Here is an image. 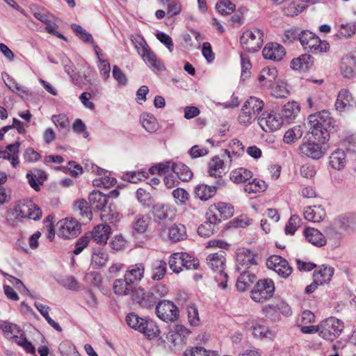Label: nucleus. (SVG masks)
I'll return each mask as SVG.
<instances>
[{
    "label": "nucleus",
    "instance_id": "nucleus-55",
    "mask_svg": "<svg viewBox=\"0 0 356 356\" xmlns=\"http://www.w3.org/2000/svg\"><path fill=\"white\" fill-rule=\"evenodd\" d=\"M138 201L144 207L150 208L154 203L153 199L149 192L143 188H138L136 193Z\"/></svg>",
    "mask_w": 356,
    "mask_h": 356
},
{
    "label": "nucleus",
    "instance_id": "nucleus-47",
    "mask_svg": "<svg viewBox=\"0 0 356 356\" xmlns=\"http://www.w3.org/2000/svg\"><path fill=\"white\" fill-rule=\"evenodd\" d=\"M267 184L263 180L254 179L251 182L244 186V191L248 193H257L264 191Z\"/></svg>",
    "mask_w": 356,
    "mask_h": 356
},
{
    "label": "nucleus",
    "instance_id": "nucleus-35",
    "mask_svg": "<svg viewBox=\"0 0 356 356\" xmlns=\"http://www.w3.org/2000/svg\"><path fill=\"white\" fill-rule=\"evenodd\" d=\"M195 195L202 201H207L216 193V187L207 184H199L195 188Z\"/></svg>",
    "mask_w": 356,
    "mask_h": 356
},
{
    "label": "nucleus",
    "instance_id": "nucleus-24",
    "mask_svg": "<svg viewBox=\"0 0 356 356\" xmlns=\"http://www.w3.org/2000/svg\"><path fill=\"white\" fill-rule=\"evenodd\" d=\"M303 233L306 240L315 246L323 247L326 244L325 237L315 228L307 227Z\"/></svg>",
    "mask_w": 356,
    "mask_h": 356
},
{
    "label": "nucleus",
    "instance_id": "nucleus-30",
    "mask_svg": "<svg viewBox=\"0 0 356 356\" xmlns=\"http://www.w3.org/2000/svg\"><path fill=\"white\" fill-rule=\"evenodd\" d=\"M340 70L341 74L346 78H351L356 74V59L354 57L343 58Z\"/></svg>",
    "mask_w": 356,
    "mask_h": 356
},
{
    "label": "nucleus",
    "instance_id": "nucleus-33",
    "mask_svg": "<svg viewBox=\"0 0 356 356\" xmlns=\"http://www.w3.org/2000/svg\"><path fill=\"white\" fill-rule=\"evenodd\" d=\"M334 271V268L323 265L314 272V278L320 284L328 283L333 276Z\"/></svg>",
    "mask_w": 356,
    "mask_h": 356
},
{
    "label": "nucleus",
    "instance_id": "nucleus-37",
    "mask_svg": "<svg viewBox=\"0 0 356 356\" xmlns=\"http://www.w3.org/2000/svg\"><path fill=\"white\" fill-rule=\"evenodd\" d=\"M172 172L182 181H188L193 177L191 169L182 163H173Z\"/></svg>",
    "mask_w": 356,
    "mask_h": 356
},
{
    "label": "nucleus",
    "instance_id": "nucleus-21",
    "mask_svg": "<svg viewBox=\"0 0 356 356\" xmlns=\"http://www.w3.org/2000/svg\"><path fill=\"white\" fill-rule=\"evenodd\" d=\"M133 280L125 275L122 278L114 280L113 284V292L117 296H128L133 291Z\"/></svg>",
    "mask_w": 356,
    "mask_h": 356
},
{
    "label": "nucleus",
    "instance_id": "nucleus-40",
    "mask_svg": "<svg viewBox=\"0 0 356 356\" xmlns=\"http://www.w3.org/2000/svg\"><path fill=\"white\" fill-rule=\"evenodd\" d=\"M145 266L143 264H136L129 266L124 275L130 277L133 282L134 281H140L144 277Z\"/></svg>",
    "mask_w": 356,
    "mask_h": 356
},
{
    "label": "nucleus",
    "instance_id": "nucleus-52",
    "mask_svg": "<svg viewBox=\"0 0 356 356\" xmlns=\"http://www.w3.org/2000/svg\"><path fill=\"white\" fill-rule=\"evenodd\" d=\"M271 88V93L277 98L286 97L289 94V90L286 83L283 81H278L276 84Z\"/></svg>",
    "mask_w": 356,
    "mask_h": 356
},
{
    "label": "nucleus",
    "instance_id": "nucleus-10",
    "mask_svg": "<svg viewBox=\"0 0 356 356\" xmlns=\"http://www.w3.org/2000/svg\"><path fill=\"white\" fill-rule=\"evenodd\" d=\"M86 168L88 171H91L99 176L92 181L94 186L109 188L116 184V179L111 176L110 172L106 171L92 163L87 164Z\"/></svg>",
    "mask_w": 356,
    "mask_h": 356
},
{
    "label": "nucleus",
    "instance_id": "nucleus-49",
    "mask_svg": "<svg viewBox=\"0 0 356 356\" xmlns=\"http://www.w3.org/2000/svg\"><path fill=\"white\" fill-rule=\"evenodd\" d=\"M311 56L302 54L291 61V67L294 70L307 69L310 64Z\"/></svg>",
    "mask_w": 356,
    "mask_h": 356
},
{
    "label": "nucleus",
    "instance_id": "nucleus-2",
    "mask_svg": "<svg viewBox=\"0 0 356 356\" xmlns=\"http://www.w3.org/2000/svg\"><path fill=\"white\" fill-rule=\"evenodd\" d=\"M42 216L40 209L31 200H24L19 201L15 206L14 209H10L7 213V221L13 220V216L15 219L29 218L34 220L40 219Z\"/></svg>",
    "mask_w": 356,
    "mask_h": 356
},
{
    "label": "nucleus",
    "instance_id": "nucleus-7",
    "mask_svg": "<svg viewBox=\"0 0 356 356\" xmlns=\"http://www.w3.org/2000/svg\"><path fill=\"white\" fill-rule=\"evenodd\" d=\"M344 328L343 323L334 318H328L319 323V336L328 341H333L337 338Z\"/></svg>",
    "mask_w": 356,
    "mask_h": 356
},
{
    "label": "nucleus",
    "instance_id": "nucleus-64",
    "mask_svg": "<svg viewBox=\"0 0 356 356\" xmlns=\"http://www.w3.org/2000/svg\"><path fill=\"white\" fill-rule=\"evenodd\" d=\"M173 197L176 203L179 205H184L189 199V193L184 188H178L172 191Z\"/></svg>",
    "mask_w": 356,
    "mask_h": 356
},
{
    "label": "nucleus",
    "instance_id": "nucleus-45",
    "mask_svg": "<svg viewBox=\"0 0 356 356\" xmlns=\"http://www.w3.org/2000/svg\"><path fill=\"white\" fill-rule=\"evenodd\" d=\"M140 121L143 127L149 133L155 132L158 129V122L151 114L145 113L141 115Z\"/></svg>",
    "mask_w": 356,
    "mask_h": 356
},
{
    "label": "nucleus",
    "instance_id": "nucleus-56",
    "mask_svg": "<svg viewBox=\"0 0 356 356\" xmlns=\"http://www.w3.org/2000/svg\"><path fill=\"white\" fill-rule=\"evenodd\" d=\"M146 319L138 316L134 313L129 314L126 316V322L127 325L138 332L141 330V327L144 325V322Z\"/></svg>",
    "mask_w": 356,
    "mask_h": 356
},
{
    "label": "nucleus",
    "instance_id": "nucleus-3",
    "mask_svg": "<svg viewBox=\"0 0 356 356\" xmlns=\"http://www.w3.org/2000/svg\"><path fill=\"white\" fill-rule=\"evenodd\" d=\"M264 104L262 100L255 97H249L243 105L238 116V122L243 126L251 124L257 118L262 111Z\"/></svg>",
    "mask_w": 356,
    "mask_h": 356
},
{
    "label": "nucleus",
    "instance_id": "nucleus-9",
    "mask_svg": "<svg viewBox=\"0 0 356 356\" xmlns=\"http://www.w3.org/2000/svg\"><path fill=\"white\" fill-rule=\"evenodd\" d=\"M274 291L275 285L273 280H260L251 291V298L256 302H264L273 296Z\"/></svg>",
    "mask_w": 356,
    "mask_h": 356
},
{
    "label": "nucleus",
    "instance_id": "nucleus-43",
    "mask_svg": "<svg viewBox=\"0 0 356 356\" xmlns=\"http://www.w3.org/2000/svg\"><path fill=\"white\" fill-rule=\"evenodd\" d=\"M212 209L218 211L220 216L225 219L232 217L234 214V206L227 202H220L212 205Z\"/></svg>",
    "mask_w": 356,
    "mask_h": 356
},
{
    "label": "nucleus",
    "instance_id": "nucleus-51",
    "mask_svg": "<svg viewBox=\"0 0 356 356\" xmlns=\"http://www.w3.org/2000/svg\"><path fill=\"white\" fill-rule=\"evenodd\" d=\"M168 8V14L170 16L179 15L182 9L181 4L177 0H158Z\"/></svg>",
    "mask_w": 356,
    "mask_h": 356
},
{
    "label": "nucleus",
    "instance_id": "nucleus-48",
    "mask_svg": "<svg viewBox=\"0 0 356 356\" xmlns=\"http://www.w3.org/2000/svg\"><path fill=\"white\" fill-rule=\"evenodd\" d=\"M302 128L300 126H295L285 133L284 142L287 144L293 143L302 137Z\"/></svg>",
    "mask_w": 356,
    "mask_h": 356
},
{
    "label": "nucleus",
    "instance_id": "nucleus-23",
    "mask_svg": "<svg viewBox=\"0 0 356 356\" xmlns=\"http://www.w3.org/2000/svg\"><path fill=\"white\" fill-rule=\"evenodd\" d=\"M143 60L154 72L158 73L165 70L163 62L150 49L141 56Z\"/></svg>",
    "mask_w": 356,
    "mask_h": 356
},
{
    "label": "nucleus",
    "instance_id": "nucleus-58",
    "mask_svg": "<svg viewBox=\"0 0 356 356\" xmlns=\"http://www.w3.org/2000/svg\"><path fill=\"white\" fill-rule=\"evenodd\" d=\"M173 163L171 161H165L159 163L149 168V172L152 175L159 174L164 175L166 172H169L170 170L172 171Z\"/></svg>",
    "mask_w": 356,
    "mask_h": 356
},
{
    "label": "nucleus",
    "instance_id": "nucleus-32",
    "mask_svg": "<svg viewBox=\"0 0 356 356\" xmlns=\"http://www.w3.org/2000/svg\"><path fill=\"white\" fill-rule=\"evenodd\" d=\"M353 100L350 92L347 89H341L337 95L335 102L336 110L339 112L344 111L350 105Z\"/></svg>",
    "mask_w": 356,
    "mask_h": 356
},
{
    "label": "nucleus",
    "instance_id": "nucleus-26",
    "mask_svg": "<svg viewBox=\"0 0 356 356\" xmlns=\"http://www.w3.org/2000/svg\"><path fill=\"white\" fill-rule=\"evenodd\" d=\"M19 147L18 143L8 145L4 150L0 151V159L9 160L13 167H17L19 164Z\"/></svg>",
    "mask_w": 356,
    "mask_h": 356
},
{
    "label": "nucleus",
    "instance_id": "nucleus-22",
    "mask_svg": "<svg viewBox=\"0 0 356 356\" xmlns=\"http://www.w3.org/2000/svg\"><path fill=\"white\" fill-rule=\"evenodd\" d=\"M347 164V157L345 151L337 149L329 156V166L335 170H343Z\"/></svg>",
    "mask_w": 356,
    "mask_h": 356
},
{
    "label": "nucleus",
    "instance_id": "nucleus-31",
    "mask_svg": "<svg viewBox=\"0 0 356 356\" xmlns=\"http://www.w3.org/2000/svg\"><path fill=\"white\" fill-rule=\"evenodd\" d=\"M149 222L150 219L147 216L140 214L136 216L132 224L134 234L138 236L140 234H145L147 230Z\"/></svg>",
    "mask_w": 356,
    "mask_h": 356
},
{
    "label": "nucleus",
    "instance_id": "nucleus-27",
    "mask_svg": "<svg viewBox=\"0 0 356 356\" xmlns=\"http://www.w3.org/2000/svg\"><path fill=\"white\" fill-rule=\"evenodd\" d=\"M109 256L106 250L97 248L92 250L90 265L94 268H99L105 266L108 263Z\"/></svg>",
    "mask_w": 356,
    "mask_h": 356
},
{
    "label": "nucleus",
    "instance_id": "nucleus-39",
    "mask_svg": "<svg viewBox=\"0 0 356 356\" xmlns=\"http://www.w3.org/2000/svg\"><path fill=\"white\" fill-rule=\"evenodd\" d=\"M166 263L163 260H156L152 264V279L160 280L163 278L166 273Z\"/></svg>",
    "mask_w": 356,
    "mask_h": 356
},
{
    "label": "nucleus",
    "instance_id": "nucleus-63",
    "mask_svg": "<svg viewBox=\"0 0 356 356\" xmlns=\"http://www.w3.org/2000/svg\"><path fill=\"white\" fill-rule=\"evenodd\" d=\"M6 86L13 92L21 95L26 93V88L17 83L13 78L6 76V79H3Z\"/></svg>",
    "mask_w": 356,
    "mask_h": 356
},
{
    "label": "nucleus",
    "instance_id": "nucleus-17",
    "mask_svg": "<svg viewBox=\"0 0 356 356\" xmlns=\"http://www.w3.org/2000/svg\"><path fill=\"white\" fill-rule=\"evenodd\" d=\"M161 234L163 237L167 235L174 242L179 241L185 239L186 237V227L181 224H172L168 227L162 225Z\"/></svg>",
    "mask_w": 356,
    "mask_h": 356
},
{
    "label": "nucleus",
    "instance_id": "nucleus-8",
    "mask_svg": "<svg viewBox=\"0 0 356 356\" xmlns=\"http://www.w3.org/2000/svg\"><path fill=\"white\" fill-rule=\"evenodd\" d=\"M108 197L99 191H93L88 196V200L92 209L102 211L101 218L103 220H111L115 218L116 213L111 211V207H106Z\"/></svg>",
    "mask_w": 356,
    "mask_h": 356
},
{
    "label": "nucleus",
    "instance_id": "nucleus-53",
    "mask_svg": "<svg viewBox=\"0 0 356 356\" xmlns=\"http://www.w3.org/2000/svg\"><path fill=\"white\" fill-rule=\"evenodd\" d=\"M216 8L221 15H227L234 12L236 6L229 0H220L216 3Z\"/></svg>",
    "mask_w": 356,
    "mask_h": 356
},
{
    "label": "nucleus",
    "instance_id": "nucleus-41",
    "mask_svg": "<svg viewBox=\"0 0 356 356\" xmlns=\"http://www.w3.org/2000/svg\"><path fill=\"white\" fill-rule=\"evenodd\" d=\"M300 113V106L296 102L286 103L282 108L283 118L291 120L296 118Z\"/></svg>",
    "mask_w": 356,
    "mask_h": 356
},
{
    "label": "nucleus",
    "instance_id": "nucleus-61",
    "mask_svg": "<svg viewBox=\"0 0 356 356\" xmlns=\"http://www.w3.org/2000/svg\"><path fill=\"white\" fill-rule=\"evenodd\" d=\"M300 224L301 219L298 216H291L285 227L286 234L293 235Z\"/></svg>",
    "mask_w": 356,
    "mask_h": 356
},
{
    "label": "nucleus",
    "instance_id": "nucleus-38",
    "mask_svg": "<svg viewBox=\"0 0 356 356\" xmlns=\"http://www.w3.org/2000/svg\"><path fill=\"white\" fill-rule=\"evenodd\" d=\"M229 148L231 150L225 149V154L231 163L232 161V154L237 157L241 156L244 152V146L239 140L234 138L230 141Z\"/></svg>",
    "mask_w": 356,
    "mask_h": 356
},
{
    "label": "nucleus",
    "instance_id": "nucleus-34",
    "mask_svg": "<svg viewBox=\"0 0 356 356\" xmlns=\"http://www.w3.org/2000/svg\"><path fill=\"white\" fill-rule=\"evenodd\" d=\"M236 283V289L240 291H245L257 279L253 272H240Z\"/></svg>",
    "mask_w": 356,
    "mask_h": 356
},
{
    "label": "nucleus",
    "instance_id": "nucleus-42",
    "mask_svg": "<svg viewBox=\"0 0 356 356\" xmlns=\"http://www.w3.org/2000/svg\"><path fill=\"white\" fill-rule=\"evenodd\" d=\"M143 324L140 332L143 333L149 338H155L159 335L160 330L154 321L146 319Z\"/></svg>",
    "mask_w": 356,
    "mask_h": 356
},
{
    "label": "nucleus",
    "instance_id": "nucleus-12",
    "mask_svg": "<svg viewBox=\"0 0 356 356\" xmlns=\"http://www.w3.org/2000/svg\"><path fill=\"white\" fill-rule=\"evenodd\" d=\"M58 234L65 238L76 237L81 232V225L75 219L67 217L57 223Z\"/></svg>",
    "mask_w": 356,
    "mask_h": 356
},
{
    "label": "nucleus",
    "instance_id": "nucleus-59",
    "mask_svg": "<svg viewBox=\"0 0 356 356\" xmlns=\"http://www.w3.org/2000/svg\"><path fill=\"white\" fill-rule=\"evenodd\" d=\"M60 284L66 289L72 291H79L81 286L79 282L73 276H65L60 280Z\"/></svg>",
    "mask_w": 356,
    "mask_h": 356
},
{
    "label": "nucleus",
    "instance_id": "nucleus-16",
    "mask_svg": "<svg viewBox=\"0 0 356 356\" xmlns=\"http://www.w3.org/2000/svg\"><path fill=\"white\" fill-rule=\"evenodd\" d=\"M267 266L276 272L279 275L282 277H289L291 272L292 268L289 264L288 261L280 256L273 255L267 260Z\"/></svg>",
    "mask_w": 356,
    "mask_h": 356
},
{
    "label": "nucleus",
    "instance_id": "nucleus-25",
    "mask_svg": "<svg viewBox=\"0 0 356 356\" xmlns=\"http://www.w3.org/2000/svg\"><path fill=\"white\" fill-rule=\"evenodd\" d=\"M326 213L324 208L321 206L307 207L304 210L305 218L310 222H318L325 217Z\"/></svg>",
    "mask_w": 356,
    "mask_h": 356
},
{
    "label": "nucleus",
    "instance_id": "nucleus-6",
    "mask_svg": "<svg viewBox=\"0 0 356 356\" xmlns=\"http://www.w3.org/2000/svg\"><path fill=\"white\" fill-rule=\"evenodd\" d=\"M299 41L305 50L314 54L326 52L330 47L326 41L321 40L314 33L307 30L300 33Z\"/></svg>",
    "mask_w": 356,
    "mask_h": 356
},
{
    "label": "nucleus",
    "instance_id": "nucleus-14",
    "mask_svg": "<svg viewBox=\"0 0 356 356\" xmlns=\"http://www.w3.org/2000/svg\"><path fill=\"white\" fill-rule=\"evenodd\" d=\"M257 265L255 256L250 250L242 249L237 252L236 268L238 272H251L248 269L255 267Z\"/></svg>",
    "mask_w": 356,
    "mask_h": 356
},
{
    "label": "nucleus",
    "instance_id": "nucleus-1",
    "mask_svg": "<svg viewBox=\"0 0 356 356\" xmlns=\"http://www.w3.org/2000/svg\"><path fill=\"white\" fill-rule=\"evenodd\" d=\"M312 134L321 143L328 140L330 129L333 127V119L327 111L312 114L308 117Z\"/></svg>",
    "mask_w": 356,
    "mask_h": 356
},
{
    "label": "nucleus",
    "instance_id": "nucleus-36",
    "mask_svg": "<svg viewBox=\"0 0 356 356\" xmlns=\"http://www.w3.org/2000/svg\"><path fill=\"white\" fill-rule=\"evenodd\" d=\"M252 177V172L245 168H238L230 172V179L237 184L245 183L250 180Z\"/></svg>",
    "mask_w": 356,
    "mask_h": 356
},
{
    "label": "nucleus",
    "instance_id": "nucleus-19",
    "mask_svg": "<svg viewBox=\"0 0 356 356\" xmlns=\"http://www.w3.org/2000/svg\"><path fill=\"white\" fill-rule=\"evenodd\" d=\"M90 240H92L97 244L104 245L111 234V227L109 225L100 224L95 226L92 232H87Z\"/></svg>",
    "mask_w": 356,
    "mask_h": 356
},
{
    "label": "nucleus",
    "instance_id": "nucleus-62",
    "mask_svg": "<svg viewBox=\"0 0 356 356\" xmlns=\"http://www.w3.org/2000/svg\"><path fill=\"white\" fill-rule=\"evenodd\" d=\"M184 257V268L186 270H196L199 268L200 262L199 260L193 257L192 255L183 252Z\"/></svg>",
    "mask_w": 356,
    "mask_h": 356
},
{
    "label": "nucleus",
    "instance_id": "nucleus-11",
    "mask_svg": "<svg viewBox=\"0 0 356 356\" xmlns=\"http://www.w3.org/2000/svg\"><path fill=\"white\" fill-rule=\"evenodd\" d=\"M156 314L164 322H173L179 317V309L172 302L162 300L156 307Z\"/></svg>",
    "mask_w": 356,
    "mask_h": 356
},
{
    "label": "nucleus",
    "instance_id": "nucleus-20",
    "mask_svg": "<svg viewBox=\"0 0 356 356\" xmlns=\"http://www.w3.org/2000/svg\"><path fill=\"white\" fill-rule=\"evenodd\" d=\"M284 47L278 43H268L263 49L262 54L266 59L275 61L281 60L285 55Z\"/></svg>",
    "mask_w": 356,
    "mask_h": 356
},
{
    "label": "nucleus",
    "instance_id": "nucleus-28",
    "mask_svg": "<svg viewBox=\"0 0 356 356\" xmlns=\"http://www.w3.org/2000/svg\"><path fill=\"white\" fill-rule=\"evenodd\" d=\"M226 170V165L223 159L216 156L208 163V173L211 177H220Z\"/></svg>",
    "mask_w": 356,
    "mask_h": 356
},
{
    "label": "nucleus",
    "instance_id": "nucleus-29",
    "mask_svg": "<svg viewBox=\"0 0 356 356\" xmlns=\"http://www.w3.org/2000/svg\"><path fill=\"white\" fill-rule=\"evenodd\" d=\"M277 77V71L275 67H266L261 70L258 81L261 86L270 88Z\"/></svg>",
    "mask_w": 356,
    "mask_h": 356
},
{
    "label": "nucleus",
    "instance_id": "nucleus-5",
    "mask_svg": "<svg viewBox=\"0 0 356 356\" xmlns=\"http://www.w3.org/2000/svg\"><path fill=\"white\" fill-rule=\"evenodd\" d=\"M207 264L211 269L216 273L215 279L219 286L222 289H227V274L225 272V252L222 250L211 254L207 259Z\"/></svg>",
    "mask_w": 356,
    "mask_h": 356
},
{
    "label": "nucleus",
    "instance_id": "nucleus-46",
    "mask_svg": "<svg viewBox=\"0 0 356 356\" xmlns=\"http://www.w3.org/2000/svg\"><path fill=\"white\" fill-rule=\"evenodd\" d=\"M132 299L134 302L138 303L140 307L145 308H149L152 307V301L144 300V296L145 295V291L144 289L138 287L133 289Z\"/></svg>",
    "mask_w": 356,
    "mask_h": 356
},
{
    "label": "nucleus",
    "instance_id": "nucleus-13",
    "mask_svg": "<svg viewBox=\"0 0 356 356\" xmlns=\"http://www.w3.org/2000/svg\"><path fill=\"white\" fill-rule=\"evenodd\" d=\"M246 330L252 332V336L256 339L271 338L272 332L266 325V322L260 318H249L245 322Z\"/></svg>",
    "mask_w": 356,
    "mask_h": 356
},
{
    "label": "nucleus",
    "instance_id": "nucleus-18",
    "mask_svg": "<svg viewBox=\"0 0 356 356\" xmlns=\"http://www.w3.org/2000/svg\"><path fill=\"white\" fill-rule=\"evenodd\" d=\"M300 151L306 156L317 160L325 154L326 149L319 143L309 140L300 145Z\"/></svg>",
    "mask_w": 356,
    "mask_h": 356
},
{
    "label": "nucleus",
    "instance_id": "nucleus-60",
    "mask_svg": "<svg viewBox=\"0 0 356 356\" xmlns=\"http://www.w3.org/2000/svg\"><path fill=\"white\" fill-rule=\"evenodd\" d=\"M153 209V214L156 219L165 220L168 217V208L162 203L154 204L151 207Z\"/></svg>",
    "mask_w": 356,
    "mask_h": 356
},
{
    "label": "nucleus",
    "instance_id": "nucleus-50",
    "mask_svg": "<svg viewBox=\"0 0 356 356\" xmlns=\"http://www.w3.org/2000/svg\"><path fill=\"white\" fill-rule=\"evenodd\" d=\"M188 321L192 326H197L200 325V319L199 312L197 306L193 303H190L186 307Z\"/></svg>",
    "mask_w": 356,
    "mask_h": 356
},
{
    "label": "nucleus",
    "instance_id": "nucleus-44",
    "mask_svg": "<svg viewBox=\"0 0 356 356\" xmlns=\"http://www.w3.org/2000/svg\"><path fill=\"white\" fill-rule=\"evenodd\" d=\"M183 252H176L169 258L168 264L170 268L175 273H180L184 268Z\"/></svg>",
    "mask_w": 356,
    "mask_h": 356
},
{
    "label": "nucleus",
    "instance_id": "nucleus-57",
    "mask_svg": "<svg viewBox=\"0 0 356 356\" xmlns=\"http://www.w3.org/2000/svg\"><path fill=\"white\" fill-rule=\"evenodd\" d=\"M356 33V22L342 24L337 36L339 38H350Z\"/></svg>",
    "mask_w": 356,
    "mask_h": 356
},
{
    "label": "nucleus",
    "instance_id": "nucleus-15",
    "mask_svg": "<svg viewBox=\"0 0 356 356\" xmlns=\"http://www.w3.org/2000/svg\"><path fill=\"white\" fill-rule=\"evenodd\" d=\"M259 124L266 132L275 131L279 129L284 122V118L280 114L271 112L264 113L263 116L259 118Z\"/></svg>",
    "mask_w": 356,
    "mask_h": 356
},
{
    "label": "nucleus",
    "instance_id": "nucleus-54",
    "mask_svg": "<svg viewBox=\"0 0 356 356\" xmlns=\"http://www.w3.org/2000/svg\"><path fill=\"white\" fill-rule=\"evenodd\" d=\"M184 356H218L215 352L207 350L202 346H195L187 348Z\"/></svg>",
    "mask_w": 356,
    "mask_h": 356
},
{
    "label": "nucleus",
    "instance_id": "nucleus-4",
    "mask_svg": "<svg viewBox=\"0 0 356 356\" xmlns=\"http://www.w3.org/2000/svg\"><path fill=\"white\" fill-rule=\"evenodd\" d=\"M264 33L258 27H251L245 30L240 38L241 47L250 52L258 51L264 44Z\"/></svg>",
    "mask_w": 356,
    "mask_h": 356
}]
</instances>
